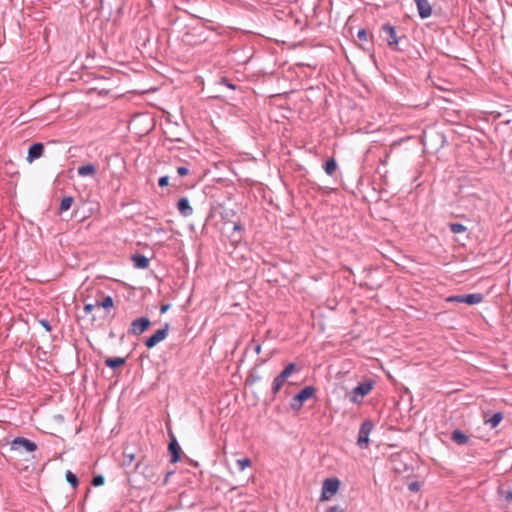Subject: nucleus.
I'll return each instance as SVG.
<instances>
[{
    "label": "nucleus",
    "mask_w": 512,
    "mask_h": 512,
    "mask_svg": "<svg viewBox=\"0 0 512 512\" xmlns=\"http://www.w3.org/2000/svg\"><path fill=\"white\" fill-rule=\"evenodd\" d=\"M177 173L179 176L183 177L189 173V169L185 166H180L177 168Z\"/></svg>",
    "instance_id": "obj_37"
},
{
    "label": "nucleus",
    "mask_w": 512,
    "mask_h": 512,
    "mask_svg": "<svg viewBox=\"0 0 512 512\" xmlns=\"http://www.w3.org/2000/svg\"><path fill=\"white\" fill-rule=\"evenodd\" d=\"M105 365L109 367L110 369H117L121 366H123L126 363V358L122 357H107L105 359Z\"/></svg>",
    "instance_id": "obj_18"
},
{
    "label": "nucleus",
    "mask_w": 512,
    "mask_h": 512,
    "mask_svg": "<svg viewBox=\"0 0 512 512\" xmlns=\"http://www.w3.org/2000/svg\"><path fill=\"white\" fill-rule=\"evenodd\" d=\"M448 302L466 303L468 305L479 304L483 301L481 293L453 295L447 298Z\"/></svg>",
    "instance_id": "obj_8"
},
{
    "label": "nucleus",
    "mask_w": 512,
    "mask_h": 512,
    "mask_svg": "<svg viewBox=\"0 0 512 512\" xmlns=\"http://www.w3.org/2000/svg\"><path fill=\"white\" fill-rule=\"evenodd\" d=\"M219 85H224L226 87H228L229 89H232V90H235L236 89V85L230 80L228 79L227 77H221L219 82H218Z\"/></svg>",
    "instance_id": "obj_29"
},
{
    "label": "nucleus",
    "mask_w": 512,
    "mask_h": 512,
    "mask_svg": "<svg viewBox=\"0 0 512 512\" xmlns=\"http://www.w3.org/2000/svg\"><path fill=\"white\" fill-rule=\"evenodd\" d=\"M169 184V176L165 175L159 178L158 185L160 187H166Z\"/></svg>",
    "instance_id": "obj_35"
},
{
    "label": "nucleus",
    "mask_w": 512,
    "mask_h": 512,
    "mask_svg": "<svg viewBox=\"0 0 512 512\" xmlns=\"http://www.w3.org/2000/svg\"><path fill=\"white\" fill-rule=\"evenodd\" d=\"M134 459H135V456L133 453L124 452L122 466H124V467L130 466L132 464V462L134 461Z\"/></svg>",
    "instance_id": "obj_27"
},
{
    "label": "nucleus",
    "mask_w": 512,
    "mask_h": 512,
    "mask_svg": "<svg viewBox=\"0 0 512 512\" xmlns=\"http://www.w3.org/2000/svg\"><path fill=\"white\" fill-rule=\"evenodd\" d=\"M97 307H103L104 309L112 308L114 305L113 298L109 295L104 296L102 300H96Z\"/></svg>",
    "instance_id": "obj_24"
},
{
    "label": "nucleus",
    "mask_w": 512,
    "mask_h": 512,
    "mask_svg": "<svg viewBox=\"0 0 512 512\" xmlns=\"http://www.w3.org/2000/svg\"><path fill=\"white\" fill-rule=\"evenodd\" d=\"M169 438L168 451L170 454V462L175 464L180 461L182 450L175 435L171 431H169Z\"/></svg>",
    "instance_id": "obj_11"
},
{
    "label": "nucleus",
    "mask_w": 512,
    "mask_h": 512,
    "mask_svg": "<svg viewBox=\"0 0 512 512\" xmlns=\"http://www.w3.org/2000/svg\"><path fill=\"white\" fill-rule=\"evenodd\" d=\"M285 382L283 380H281L278 376H276L274 379H273V382H272V388H271V393H272V398L274 399L276 397V395L279 393V391L281 390L283 384Z\"/></svg>",
    "instance_id": "obj_22"
},
{
    "label": "nucleus",
    "mask_w": 512,
    "mask_h": 512,
    "mask_svg": "<svg viewBox=\"0 0 512 512\" xmlns=\"http://www.w3.org/2000/svg\"><path fill=\"white\" fill-rule=\"evenodd\" d=\"M39 322H40L41 326H42V327H43L47 332H50V331L52 330V327H51V325H50V323H49V321H48V320H46V319H41Z\"/></svg>",
    "instance_id": "obj_36"
},
{
    "label": "nucleus",
    "mask_w": 512,
    "mask_h": 512,
    "mask_svg": "<svg viewBox=\"0 0 512 512\" xmlns=\"http://www.w3.org/2000/svg\"><path fill=\"white\" fill-rule=\"evenodd\" d=\"M316 393V388L313 386L304 387L299 393L293 396L290 406L292 410L298 411L303 406V403L314 396Z\"/></svg>",
    "instance_id": "obj_2"
},
{
    "label": "nucleus",
    "mask_w": 512,
    "mask_h": 512,
    "mask_svg": "<svg viewBox=\"0 0 512 512\" xmlns=\"http://www.w3.org/2000/svg\"><path fill=\"white\" fill-rule=\"evenodd\" d=\"M373 386V381H364L354 387L347 396L352 403L359 404L362 402V399L371 392Z\"/></svg>",
    "instance_id": "obj_1"
},
{
    "label": "nucleus",
    "mask_w": 512,
    "mask_h": 512,
    "mask_svg": "<svg viewBox=\"0 0 512 512\" xmlns=\"http://www.w3.org/2000/svg\"><path fill=\"white\" fill-rule=\"evenodd\" d=\"M44 153V145L40 142L33 143L29 149L27 154V161L32 163L36 159H39Z\"/></svg>",
    "instance_id": "obj_12"
},
{
    "label": "nucleus",
    "mask_w": 512,
    "mask_h": 512,
    "mask_svg": "<svg viewBox=\"0 0 512 512\" xmlns=\"http://www.w3.org/2000/svg\"><path fill=\"white\" fill-rule=\"evenodd\" d=\"M340 487V480L336 477L326 478L322 484L321 501H327L334 496Z\"/></svg>",
    "instance_id": "obj_5"
},
{
    "label": "nucleus",
    "mask_w": 512,
    "mask_h": 512,
    "mask_svg": "<svg viewBox=\"0 0 512 512\" xmlns=\"http://www.w3.org/2000/svg\"><path fill=\"white\" fill-rule=\"evenodd\" d=\"M135 470L139 471L145 479L150 482L156 483L159 480L157 467L150 464H145L142 460L138 461L135 465Z\"/></svg>",
    "instance_id": "obj_7"
},
{
    "label": "nucleus",
    "mask_w": 512,
    "mask_h": 512,
    "mask_svg": "<svg viewBox=\"0 0 512 512\" xmlns=\"http://www.w3.org/2000/svg\"><path fill=\"white\" fill-rule=\"evenodd\" d=\"M236 464H237L239 470L243 471L247 467H250L252 462H251V460L249 458H242V459H238L236 461Z\"/></svg>",
    "instance_id": "obj_28"
},
{
    "label": "nucleus",
    "mask_w": 512,
    "mask_h": 512,
    "mask_svg": "<svg viewBox=\"0 0 512 512\" xmlns=\"http://www.w3.org/2000/svg\"><path fill=\"white\" fill-rule=\"evenodd\" d=\"M96 306H97L96 302L95 303L87 302V299H85L84 308H83L85 314L86 315L90 314Z\"/></svg>",
    "instance_id": "obj_31"
},
{
    "label": "nucleus",
    "mask_w": 512,
    "mask_h": 512,
    "mask_svg": "<svg viewBox=\"0 0 512 512\" xmlns=\"http://www.w3.org/2000/svg\"><path fill=\"white\" fill-rule=\"evenodd\" d=\"M150 326H151V321L148 317H145V316L139 317V318L134 319L131 322L127 333L129 335L139 336L142 333H144L146 330H148Z\"/></svg>",
    "instance_id": "obj_6"
},
{
    "label": "nucleus",
    "mask_w": 512,
    "mask_h": 512,
    "mask_svg": "<svg viewBox=\"0 0 512 512\" xmlns=\"http://www.w3.org/2000/svg\"><path fill=\"white\" fill-rule=\"evenodd\" d=\"M357 37L360 41H367L368 33L365 29H360L357 33Z\"/></svg>",
    "instance_id": "obj_34"
},
{
    "label": "nucleus",
    "mask_w": 512,
    "mask_h": 512,
    "mask_svg": "<svg viewBox=\"0 0 512 512\" xmlns=\"http://www.w3.org/2000/svg\"><path fill=\"white\" fill-rule=\"evenodd\" d=\"M233 229L235 231H241L243 229V227L240 223H235Z\"/></svg>",
    "instance_id": "obj_41"
},
{
    "label": "nucleus",
    "mask_w": 512,
    "mask_h": 512,
    "mask_svg": "<svg viewBox=\"0 0 512 512\" xmlns=\"http://www.w3.org/2000/svg\"><path fill=\"white\" fill-rule=\"evenodd\" d=\"M326 512H345V509L339 505L329 507Z\"/></svg>",
    "instance_id": "obj_38"
},
{
    "label": "nucleus",
    "mask_w": 512,
    "mask_h": 512,
    "mask_svg": "<svg viewBox=\"0 0 512 512\" xmlns=\"http://www.w3.org/2000/svg\"><path fill=\"white\" fill-rule=\"evenodd\" d=\"M449 229L454 234L464 233L467 231V227L461 223H450Z\"/></svg>",
    "instance_id": "obj_25"
},
{
    "label": "nucleus",
    "mask_w": 512,
    "mask_h": 512,
    "mask_svg": "<svg viewBox=\"0 0 512 512\" xmlns=\"http://www.w3.org/2000/svg\"><path fill=\"white\" fill-rule=\"evenodd\" d=\"M502 420H503V413L496 412L492 415V417L485 420V424L489 425L490 428H496Z\"/></svg>",
    "instance_id": "obj_20"
},
{
    "label": "nucleus",
    "mask_w": 512,
    "mask_h": 512,
    "mask_svg": "<svg viewBox=\"0 0 512 512\" xmlns=\"http://www.w3.org/2000/svg\"><path fill=\"white\" fill-rule=\"evenodd\" d=\"M420 488H421V485L418 481H413V482L409 483V485H408L409 491L414 492V493L418 492L420 490Z\"/></svg>",
    "instance_id": "obj_33"
},
{
    "label": "nucleus",
    "mask_w": 512,
    "mask_h": 512,
    "mask_svg": "<svg viewBox=\"0 0 512 512\" xmlns=\"http://www.w3.org/2000/svg\"><path fill=\"white\" fill-rule=\"evenodd\" d=\"M259 379H260V377H255V378H253V381L259 380Z\"/></svg>",
    "instance_id": "obj_44"
},
{
    "label": "nucleus",
    "mask_w": 512,
    "mask_h": 512,
    "mask_svg": "<svg viewBox=\"0 0 512 512\" xmlns=\"http://www.w3.org/2000/svg\"><path fill=\"white\" fill-rule=\"evenodd\" d=\"M131 259L135 268L146 269L149 267V259L145 255L134 254Z\"/></svg>",
    "instance_id": "obj_15"
},
{
    "label": "nucleus",
    "mask_w": 512,
    "mask_h": 512,
    "mask_svg": "<svg viewBox=\"0 0 512 512\" xmlns=\"http://www.w3.org/2000/svg\"><path fill=\"white\" fill-rule=\"evenodd\" d=\"M498 493L501 494L505 498L506 501H508V502L512 501V490L511 489L505 490L503 488H499Z\"/></svg>",
    "instance_id": "obj_30"
},
{
    "label": "nucleus",
    "mask_w": 512,
    "mask_h": 512,
    "mask_svg": "<svg viewBox=\"0 0 512 512\" xmlns=\"http://www.w3.org/2000/svg\"><path fill=\"white\" fill-rule=\"evenodd\" d=\"M170 308V304H164L160 307V313L164 314L167 312V310Z\"/></svg>",
    "instance_id": "obj_40"
},
{
    "label": "nucleus",
    "mask_w": 512,
    "mask_h": 512,
    "mask_svg": "<svg viewBox=\"0 0 512 512\" xmlns=\"http://www.w3.org/2000/svg\"><path fill=\"white\" fill-rule=\"evenodd\" d=\"M66 480L73 488H76L79 485L78 477L70 470L66 472Z\"/></svg>",
    "instance_id": "obj_26"
},
{
    "label": "nucleus",
    "mask_w": 512,
    "mask_h": 512,
    "mask_svg": "<svg viewBox=\"0 0 512 512\" xmlns=\"http://www.w3.org/2000/svg\"><path fill=\"white\" fill-rule=\"evenodd\" d=\"M169 327V323H165L162 328L158 329L154 334H152L145 340V346L148 349H151L155 347L158 343L163 341L168 335Z\"/></svg>",
    "instance_id": "obj_10"
},
{
    "label": "nucleus",
    "mask_w": 512,
    "mask_h": 512,
    "mask_svg": "<svg viewBox=\"0 0 512 512\" xmlns=\"http://www.w3.org/2000/svg\"><path fill=\"white\" fill-rule=\"evenodd\" d=\"M177 209L179 213L184 217H188L193 214V208L191 207L189 200L186 197H182L178 200Z\"/></svg>",
    "instance_id": "obj_14"
},
{
    "label": "nucleus",
    "mask_w": 512,
    "mask_h": 512,
    "mask_svg": "<svg viewBox=\"0 0 512 512\" xmlns=\"http://www.w3.org/2000/svg\"><path fill=\"white\" fill-rule=\"evenodd\" d=\"M170 473L167 474L166 476V479H165V482H168V476H169Z\"/></svg>",
    "instance_id": "obj_43"
},
{
    "label": "nucleus",
    "mask_w": 512,
    "mask_h": 512,
    "mask_svg": "<svg viewBox=\"0 0 512 512\" xmlns=\"http://www.w3.org/2000/svg\"><path fill=\"white\" fill-rule=\"evenodd\" d=\"M323 169L327 175L333 176L337 169V161L334 158L328 159L323 165Z\"/></svg>",
    "instance_id": "obj_21"
},
{
    "label": "nucleus",
    "mask_w": 512,
    "mask_h": 512,
    "mask_svg": "<svg viewBox=\"0 0 512 512\" xmlns=\"http://www.w3.org/2000/svg\"><path fill=\"white\" fill-rule=\"evenodd\" d=\"M10 448L18 453L34 452L37 449V444L25 437H16L10 442Z\"/></svg>",
    "instance_id": "obj_4"
},
{
    "label": "nucleus",
    "mask_w": 512,
    "mask_h": 512,
    "mask_svg": "<svg viewBox=\"0 0 512 512\" xmlns=\"http://www.w3.org/2000/svg\"><path fill=\"white\" fill-rule=\"evenodd\" d=\"M414 2L421 19H426L432 15V6L428 0H414Z\"/></svg>",
    "instance_id": "obj_13"
},
{
    "label": "nucleus",
    "mask_w": 512,
    "mask_h": 512,
    "mask_svg": "<svg viewBox=\"0 0 512 512\" xmlns=\"http://www.w3.org/2000/svg\"><path fill=\"white\" fill-rule=\"evenodd\" d=\"M252 342L254 343V351H255V353L256 354H260L261 349H262L261 344L260 343H255L254 340Z\"/></svg>",
    "instance_id": "obj_39"
},
{
    "label": "nucleus",
    "mask_w": 512,
    "mask_h": 512,
    "mask_svg": "<svg viewBox=\"0 0 512 512\" xmlns=\"http://www.w3.org/2000/svg\"><path fill=\"white\" fill-rule=\"evenodd\" d=\"M104 481H105L104 476L99 474V475H96L93 477L92 485H94L95 487H98V486L103 485Z\"/></svg>",
    "instance_id": "obj_32"
},
{
    "label": "nucleus",
    "mask_w": 512,
    "mask_h": 512,
    "mask_svg": "<svg viewBox=\"0 0 512 512\" xmlns=\"http://www.w3.org/2000/svg\"><path fill=\"white\" fill-rule=\"evenodd\" d=\"M78 175L81 177H85L88 175L94 176L96 174V167L94 164H86L80 166L77 170Z\"/></svg>",
    "instance_id": "obj_19"
},
{
    "label": "nucleus",
    "mask_w": 512,
    "mask_h": 512,
    "mask_svg": "<svg viewBox=\"0 0 512 512\" xmlns=\"http://www.w3.org/2000/svg\"><path fill=\"white\" fill-rule=\"evenodd\" d=\"M299 370L300 368L297 364L289 363L277 376L285 382L292 373L298 372Z\"/></svg>",
    "instance_id": "obj_17"
},
{
    "label": "nucleus",
    "mask_w": 512,
    "mask_h": 512,
    "mask_svg": "<svg viewBox=\"0 0 512 512\" xmlns=\"http://www.w3.org/2000/svg\"><path fill=\"white\" fill-rule=\"evenodd\" d=\"M451 440L458 445H465L469 441V437L459 429H455L451 433Z\"/></svg>",
    "instance_id": "obj_16"
},
{
    "label": "nucleus",
    "mask_w": 512,
    "mask_h": 512,
    "mask_svg": "<svg viewBox=\"0 0 512 512\" xmlns=\"http://www.w3.org/2000/svg\"><path fill=\"white\" fill-rule=\"evenodd\" d=\"M74 199L71 196H65L62 198L59 206V213H63L70 209Z\"/></svg>",
    "instance_id": "obj_23"
},
{
    "label": "nucleus",
    "mask_w": 512,
    "mask_h": 512,
    "mask_svg": "<svg viewBox=\"0 0 512 512\" xmlns=\"http://www.w3.org/2000/svg\"><path fill=\"white\" fill-rule=\"evenodd\" d=\"M171 141H175V142H179L180 139L179 138H174V139H170Z\"/></svg>",
    "instance_id": "obj_42"
},
{
    "label": "nucleus",
    "mask_w": 512,
    "mask_h": 512,
    "mask_svg": "<svg viewBox=\"0 0 512 512\" xmlns=\"http://www.w3.org/2000/svg\"><path fill=\"white\" fill-rule=\"evenodd\" d=\"M382 32L385 33V40L387 45L393 50H399V37L396 34V29L389 23H385L381 26Z\"/></svg>",
    "instance_id": "obj_9"
},
{
    "label": "nucleus",
    "mask_w": 512,
    "mask_h": 512,
    "mask_svg": "<svg viewBox=\"0 0 512 512\" xmlns=\"http://www.w3.org/2000/svg\"><path fill=\"white\" fill-rule=\"evenodd\" d=\"M374 428L372 420H364L359 428L357 445L361 449H367L369 447V435Z\"/></svg>",
    "instance_id": "obj_3"
}]
</instances>
